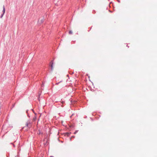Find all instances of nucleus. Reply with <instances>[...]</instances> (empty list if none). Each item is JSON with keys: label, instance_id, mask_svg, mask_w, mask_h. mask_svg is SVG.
<instances>
[{"label": "nucleus", "instance_id": "obj_12", "mask_svg": "<svg viewBox=\"0 0 157 157\" xmlns=\"http://www.w3.org/2000/svg\"><path fill=\"white\" fill-rule=\"evenodd\" d=\"M28 116L29 117H30V116H29V114H28Z\"/></svg>", "mask_w": 157, "mask_h": 157}, {"label": "nucleus", "instance_id": "obj_6", "mask_svg": "<svg viewBox=\"0 0 157 157\" xmlns=\"http://www.w3.org/2000/svg\"><path fill=\"white\" fill-rule=\"evenodd\" d=\"M36 116H35V117H34L33 119V120L34 121H35L36 120Z\"/></svg>", "mask_w": 157, "mask_h": 157}, {"label": "nucleus", "instance_id": "obj_15", "mask_svg": "<svg viewBox=\"0 0 157 157\" xmlns=\"http://www.w3.org/2000/svg\"><path fill=\"white\" fill-rule=\"evenodd\" d=\"M51 157H52V156H51Z\"/></svg>", "mask_w": 157, "mask_h": 157}, {"label": "nucleus", "instance_id": "obj_7", "mask_svg": "<svg viewBox=\"0 0 157 157\" xmlns=\"http://www.w3.org/2000/svg\"><path fill=\"white\" fill-rule=\"evenodd\" d=\"M40 21H41V23H42L44 21V19H42Z\"/></svg>", "mask_w": 157, "mask_h": 157}, {"label": "nucleus", "instance_id": "obj_1", "mask_svg": "<svg viewBox=\"0 0 157 157\" xmlns=\"http://www.w3.org/2000/svg\"><path fill=\"white\" fill-rule=\"evenodd\" d=\"M32 123L30 120H28L26 122L25 126L29 128H30L32 126Z\"/></svg>", "mask_w": 157, "mask_h": 157}, {"label": "nucleus", "instance_id": "obj_5", "mask_svg": "<svg viewBox=\"0 0 157 157\" xmlns=\"http://www.w3.org/2000/svg\"><path fill=\"white\" fill-rule=\"evenodd\" d=\"M69 33L70 34H72V31L71 30H70L69 32Z\"/></svg>", "mask_w": 157, "mask_h": 157}, {"label": "nucleus", "instance_id": "obj_2", "mask_svg": "<svg viewBox=\"0 0 157 157\" xmlns=\"http://www.w3.org/2000/svg\"><path fill=\"white\" fill-rule=\"evenodd\" d=\"M37 133V134L38 135H40V134L43 135V132H41L40 130H38Z\"/></svg>", "mask_w": 157, "mask_h": 157}, {"label": "nucleus", "instance_id": "obj_10", "mask_svg": "<svg viewBox=\"0 0 157 157\" xmlns=\"http://www.w3.org/2000/svg\"><path fill=\"white\" fill-rule=\"evenodd\" d=\"M78 132V131H76L74 132V134H76Z\"/></svg>", "mask_w": 157, "mask_h": 157}, {"label": "nucleus", "instance_id": "obj_13", "mask_svg": "<svg viewBox=\"0 0 157 157\" xmlns=\"http://www.w3.org/2000/svg\"><path fill=\"white\" fill-rule=\"evenodd\" d=\"M67 77H69V75H67Z\"/></svg>", "mask_w": 157, "mask_h": 157}, {"label": "nucleus", "instance_id": "obj_8", "mask_svg": "<svg viewBox=\"0 0 157 157\" xmlns=\"http://www.w3.org/2000/svg\"><path fill=\"white\" fill-rule=\"evenodd\" d=\"M4 14L3 13L1 15V16H0V17L1 18H2V17L3 16V15H4Z\"/></svg>", "mask_w": 157, "mask_h": 157}, {"label": "nucleus", "instance_id": "obj_11", "mask_svg": "<svg viewBox=\"0 0 157 157\" xmlns=\"http://www.w3.org/2000/svg\"><path fill=\"white\" fill-rule=\"evenodd\" d=\"M2 107V105L1 103V102L0 101V108H1Z\"/></svg>", "mask_w": 157, "mask_h": 157}, {"label": "nucleus", "instance_id": "obj_3", "mask_svg": "<svg viewBox=\"0 0 157 157\" xmlns=\"http://www.w3.org/2000/svg\"><path fill=\"white\" fill-rule=\"evenodd\" d=\"M5 12V6L4 5L3 6V10L2 12L4 14Z\"/></svg>", "mask_w": 157, "mask_h": 157}, {"label": "nucleus", "instance_id": "obj_9", "mask_svg": "<svg viewBox=\"0 0 157 157\" xmlns=\"http://www.w3.org/2000/svg\"><path fill=\"white\" fill-rule=\"evenodd\" d=\"M61 82H62V81H60V82H59L56 83V85H58V84H59V83Z\"/></svg>", "mask_w": 157, "mask_h": 157}, {"label": "nucleus", "instance_id": "obj_4", "mask_svg": "<svg viewBox=\"0 0 157 157\" xmlns=\"http://www.w3.org/2000/svg\"><path fill=\"white\" fill-rule=\"evenodd\" d=\"M50 63H52V64L51 65V69L52 70L53 69V61H51Z\"/></svg>", "mask_w": 157, "mask_h": 157}, {"label": "nucleus", "instance_id": "obj_14", "mask_svg": "<svg viewBox=\"0 0 157 157\" xmlns=\"http://www.w3.org/2000/svg\"><path fill=\"white\" fill-rule=\"evenodd\" d=\"M44 85V84H42V86H43Z\"/></svg>", "mask_w": 157, "mask_h": 157}]
</instances>
